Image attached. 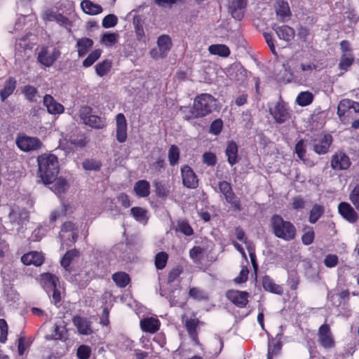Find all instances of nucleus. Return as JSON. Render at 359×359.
Instances as JSON below:
<instances>
[{
	"label": "nucleus",
	"instance_id": "nucleus-54",
	"mask_svg": "<svg viewBox=\"0 0 359 359\" xmlns=\"http://www.w3.org/2000/svg\"><path fill=\"white\" fill-rule=\"evenodd\" d=\"M189 295L190 297L196 299L202 300L208 298L207 294L202 290L197 287H192L189 290Z\"/></svg>",
	"mask_w": 359,
	"mask_h": 359
},
{
	"label": "nucleus",
	"instance_id": "nucleus-63",
	"mask_svg": "<svg viewBox=\"0 0 359 359\" xmlns=\"http://www.w3.org/2000/svg\"><path fill=\"white\" fill-rule=\"evenodd\" d=\"M324 264L328 268L334 267L338 264V257L336 255L329 254L325 257Z\"/></svg>",
	"mask_w": 359,
	"mask_h": 359
},
{
	"label": "nucleus",
	"instance_id": "nucleus-58",
	"mask_svg": "<svg viewBox=\"0 0 359 359\" xmlns=\"http://www.w3.org/2000/svg\"><path fill=\"white\" fill-rule=\"evenodd\" d=\"M202 158L203 162L208 166H214L217 163L216 155L212 152H205Z\"/></svg>",
	"mask_w": 359,
	"mask_h": 359
},
{
	"label": "nucleus",
	"instance_id": "nucleus-4",
	"mask_svg": "<svg viewBox=\"0 0 359 359\" xmlns=\"http://www.w3.org/2000/svg\"><path fill=\"white\" fill-rule=\"evenodd\" d=\"M92 108L88 106H83L79 109V117L83 123L91 128H102L104 126V121L98 116L92 114Z\"/></svg>",
	"mask_w": 359,
	"mask_h": 359
},
{
	"label": "nucleus",
	"instance_id": "nucleus-21",
	"mask_svg": "<svg viewBox=\"0 0 359 359\" xmlns=\"http://www.w3.org/2000/svg\"><path fill=\"white\" fill-rule=\"evenodd\" d=\"M70 233L72 237L71 243H75L78 238V229L72 222H66L62 224L60 233L61 240L65 241L66 233Z\"/></svg>",
	"mask_w": 359,
	"mask_h": 359
},
{
	"label": "nucleus",
	"instance_id": "nucleus-5",
	"mask_svg": "<svg viewBox=\"0 0 359 359\" xmlns=\"http://www.w3.org/2000/svg\"><path fill=\"white\" fill-rule=\"evenodd\" d=\"M219 190L225 198L227 203H231L238 210H241V205L233 191L231 185L226 181H220L218 184Z\"/></svg>",
	"mask_w": 359,
	"mask_h": 359
},
{
	"label": "nucleus",
	"instance_id": "nucleus-57",
	"mask_svg": "<svg viewBox=\"0 0 359 359\" xmlns=\"http://www.w3.org/2000/svg\"><path fill=\"white\" fill-rule=\"evenodd\" d=\"M176 231L181 232L186 236H191L193 234V229L191 226L184 221L179 222L177 223Z\"/></svg>",
	"mask_w": 359,
	"mask_h": 359
},
{
	"label": "nucleus",
	"instance_id": "nucleus-10",
	"mask_svg": "<svg viewBox=\"0 0 359 359\" xmlns=\"http://www.w3.org/2000/svg\"><path fill=\"white\" fill-rule=\"evenodd\" d=\"M227 299L239 308H244L248 303L250 294L245 291L229 290L226 292Z\"/></svg>",
	"mask_w": 359,
	"mask_h": 359
},
{
	"label": "nucleus",
	"instance_id": "nucleus-56",
	"mask_svg": "<svg viewBox=\"0 0 359 359\" xmlns=\"http://www.w3.org/2000/svg\"><path fill=\"white\" fill-rule=\"evenodd\" d=\"M295 153L299 158L305 162L304 156L306 154V144L304 140H300L295 145Z\"/></svg>",
	"mask_w": 359,
	"mask_h": 359
},
{
	"label": "nucleus",
	"instance_id": "nucleus-33",
	"mask_svg": "<svg viewBox=\"0 0 359 359\" xmlns=\"http://www.w3.org/2000/svg\"><path fill=\"white\" fill-rule=\"evenodd\" d=\"M353 62L354 57L351 53H342L338 65L339 69L343 71L340 75L343 74L344 72H346Z\"/></svg>",
	"mask_w": 359,
	"mask_h": 359
},
{
	"label": "nucleus",
	"instance_id": "nucleus-38",
	"mask_svg": "<svg viewBox=\"0 0 359 359\" xmlns=\"http://www.w3.org/2000/svg\"><path fill=\"white\" fill-rule=\"evenodd\" d=\"M313 100V95L309 92H301L296 98L297 104L302 107L309 105Z\"/></svg>",
	"mask_w": 359,
	"mask_h": 359
},
{
	"label": "nucleus",
	"instance_id": "nucleus-39",
	"mask_svg": "<svg viewBox=\"0 0 359 359\" xmlns=\"http://www.w3.org/2000/svg\"><path fill=\"white\" fill-rule=\"evenodd\" d=\"M22 92L25 94V98L32 102H35L37 100L38 90L37 89L30 85L25 86Z\"/></svg>",
	"mask_w": 359,
	"mask_h": 359
},
{
	"label": "nucleus",
	"instance_id": "nucleus-14",
	"mask_svg": "<svg viewBox=\"0 0 359 359\" xmlns=\"http://www.w3.org/2000/svg\"><path fill=\"white\" fill-rule=\"evenodd\" d=\"M39 282L41 286L49 292L53 289L57 287L59 285L58 278L50 273H44L40 275Z\"/></svg>",
	"mask_w": 359,
	"mask_h": 359
},
{
	"label": "nucleus",
	"instance_id": "nucleus-2",
	"mask_svg": "<svg viewBox=\"0 0 359 359\" xmlns=\"http://www.w3.org/2000/svg\"><path fill=\"white\" fill-rule=\"evenodd\" d=\"M271 227L274 236L285 241H290L295 238L297 230L294 225L290 221L284 220L278 215H274L270 219Z\"/></svg>",
	"mask_w": 359,
	"mask_h": 359
},
{
	"label": "nucleus",
	"instance_id": "nucleus-60",
	"mask_svg": "<svg viewBox=\"0 0 359 359\" xmlns=\"http://www.w3.org/2000/svg\"><path fill=\"white\" fill-rule=\"evenodd\" d=\"M76 354L79 359H88L90 356V348L85 345H81L78 348Z\"/></svg>",
	"mask_w": 359,
	"mask_h": 359
},
{
	"label": "nucleus",
	"instance_id": "nucleus-47",
	"mask_svg": "<svg viewBox=\"0 0 359 359\" xmlns=\"http://www.w3.org/2000/svg\"><path fill=\"white\" fill-rule=\"evenodd\" d=\"M118 34L116 33H104L101 38V43L106 46L114 45L118 40Z\"/></svg>",
	"mask_w": 359,
	"mask_h": 359
},
{
	"label": "nucleus",
	"instance_id": "nucleus-17",
	"mask_svg": "<svg viewBox=\"0 0 359 359\" xmlns=\"http://www.w3.org/2000/svg\"><path fill=\"white\" fill-rule=\"evenodd\" d=\"M43 105L50 114H60L64 112V107L57 102L50 95H46L43 99Z\"/></svg>",
	"mask_w": 359,
	"mask_h": 359
},
{
	"label": "nucleus",
	"instance_id": "nucleus-7",
	"mask_svg": "<svg viewBox=\"0 0 359 359\" xmlns=\"http://www.w3.org/2000/svg\"><path fill=\"white\" fill-rule=\"evenodd\" d=\"M269 112L278 123H283L290 118L287 108L280 102H276L274 106L271 107Z\"/></svg>",
	"mask_w": 359,
	"mask_h": 359
},
{
	"label": "nucleus",
	"instance_id": "nucleus-51",
	"mask_svg": "<svg viewBox=\"0 0 359 359\" xmlns=\"http://www.w3.org/2000/svg\"><path fill=\"white\" fill-rule=\"evenodd\" d=\"M66 333V329L64 326L55 325L54 327V333L47 337L48 339L61 340L64 338V335Z\"/></svg>",
	"mask_w": 359,
	"mask_h": 359
},
{
	"label": "nucleus",
	"instance_id": "nucleus-37",
	"mask_svg": "<svg viewBox=\"0 0 359 359\" xmlns=\"http://www.w3.org/2000/svg\"><path fill=\"white\" fill-rule=\"evenodd\" d=\"M324 210L325 209L323 206L318 204H315L310 210L309 217V222L311 224H315L323 215Z\"/></svg>",
	"mask_w": 359,
	"mask_h": 359
},
{
	"label": "nucleus",
	"instance_id": "nucleus-35",
	"mask_svg": "<svg viewBox=\"0 0 359 359\" xmlns=\"http://www.w3.org/2000/svg\"><path fill=\"white\" fill-rule=\"evenodd\" d=\"M276 12L282 20H284L286 17L290 15V8L287 2L283 0H278L276 2Z\"/></svg>",
	"mask_w": 359,
	"mask_h": 359
},
{
	"label": "nucleus",
	"instance_id": "nucleus-64",
	"mask_svg": "<svg viewBox=\"0 0 359 359\" xmlns=\"http://www.w3.org/2000/svg\"><path fill=\"white\" fill-rule=\"evenodd\" d=\"M156 188V192L158 196L165 197L168 195V191L165 186L161 182H157L154 184Z\"/></svg>",
	"mask_w": 359,
	"mask_h": 359
},
{
	"label": "nucleus",
	"instance_id": "nucleus-46",
	"mask_svg": "<svg viewBox=\"0 0 359 359\" xmlns=\"http://www.w3.org/2000/svg\"><path fill=\"white\" fill-rule=\"evenodd\" d=\"M168 255L166 252H161L156 254L155 257V266L157 269L161 270L165 268Z\"/></svg>",
	"mask_w": 359,
	"mask_h": 359
},
{
	"label": "nucleus",
	"instance_id": "nucleus-62",
	"mask_svg": "<svg viewBox=\"0 0 359 359\" xmlns=\"http://www.w3.org/2000/svg\"><path fill=\"white\" fill-rule=\"evenodd\" d=\"M222 126V121L221 119H216L210 125V133L217 135L221 132Z\"/></svg>",
	"mask_w": 359,
	"mask_h": 359
},
{
	"label": "nucleus",
	"instance_id": "nucleus-28",
	"mask_svg": "<svg viewBox=\"0 0 359 359\" xmlns=\"http://www.w3.org/2000/svg\"><path fill=\"white\" fill-rule=\"evenodd\" d=\"M225 153L227 156V161L231 165L238 162V146L234 142L228 143Z\"/></svg>",
	"mask_w": 359,
	"mask_h": 359
},
{
	"label": "nucleus",
	"instance_id": "nucleus-53",
	"mask_svg": "<svg viewBox=\"0 0 359 359\" xmlns=\"http://www.w3.org/2000/svg\"><path fill=\"white\" fill-rule=\"evenodd\" d=\"M118 22L117 17L114 14L106 15L102 22V27L107 29L114 27Z\"/></svg>",
	"mask_w": 359,
	"mask_h": 359
},
{
	"label": "nucleus",
	"instance_id": "nucleus-9",
	"mask_svg": "<svg viewBox=\"0 0 359 359\" xmlns=\"http://www.w3.org/2000/svg\"><path fill=\"white\" fill-rule=\"evenodd\" d=\"M181 175L183 185L189 189H196L198 185V180L194 170L189 165L181 168Z\"/></svg>",
	"mask_w": 359,
	"mask_h": 359
},
{
	"label": "nucleus",
	"instance_id": "nucleus-40",
	"mask_svg": "<svg viewBox=\"0 0 359 359\" xmlns=\"http://www.w3.org/2000/svg\"><path fill=\"white\" fill-rule=\"evenodd\" d=\"M168 157L170 165L173 166L177 164L180 158V149L176 145L172 144L170 146Z\"/></svg>",
	"mask_w": 359,
	"mask_h": 359
},
{
	"label": "nucleus",
	"instance_id": "nucleus-50",
	"mask_svg": "<svg viewBox=\"0 0 359 359\" xmlns=\"http://www.w3.org/2000/svg\"><path fill=\"white\" fill-rule=\"evenodd\" d=\"M351 100L344 99L339 102L337 107V114L339 117L351 110Z\"/></svg>",
	"mask_w": 359,
	"mask_h": 359
},
{
	"label": "nucleus",
	"instance_id": "nucleus-12",
	"mask_svg": "<svg viewBox=\"0 0 359 359\" xmlns=\"http://www.w3.org/2000/svg\"><path fill=\"white\" fill-rule=\"evenodd\" d=\"M246 5L247 0H229V12L234 19L241 20L244 16Z\"/></svg>",
	"mask_w": 359,
	"mask_h": 359
},
{
	"label": "nucleus",
	"instance_id": "nucleus-6",
	"mask_svg": "<svg viewBox=\"0 0 359 359\" xmlns=\"http://www.w3.org/2000/svg\"><path fill=\"white\" fill-rule=\"evenodd\" d=\"M60 55V52L56 48L48 50V48L43 47L39 53L38 61L46 67H50Z\"/></svg>",
	"mask_w": 359,
	"mask_h": 359
},
{
	"label": "nucleus",
	"instance_id": "nucleus-8",
	"mask_svg": "<svg viewBox=\"0 0 359 359\" xmlns=\"http://www.w3.org/2000/svg\"><path fill=\"white\" fill-rule=\"evenodd\" d=\"M16 144L24 151L36 150L41 148L42 144L38 138L28 136L19 137L16 140Z\"/></svg>",
	"mask_w": 359,
	"mask_h": 359
},
{
	"label": "nucleus",
	"instance_id": "nucleus-49",
	"mask_svg": "<svg viewBox=\"0 0 359 359\" xmlns=\"http://www.w3.org/2000/svg\"><path fill=\"white\" fill-rule=\"evenodd\" d=\"M83 168L86 170H99L102 163L95 159H86L82 163Z\"/></svg>",
	"mask_w": 359,
	"mask_h": 359
},
{
	"label": "nucleus",
	"instance_id": "nucleus-13",
	"mask_svg": "<svg viewBox=\"0 0 359 359\" xmlns=\"http://www.w3.org/2000/svg\"><path fill=\"white\" fill-rule=\"evenodd\" d=\"M338 211L340 215L350 223L356 222L359 218L354 208L346 202H341L338 205Z\"/></svg>",
	"mask_w": 359,
	"mask_h": 359
},
{
	"label": "nucleus",
	"instance_id": "nucleus-32",
	"mask_svg": "<svg viewBox=\"0 0 359 359\" xmlns=\"http://www.w3.org/2000/svg\"><path fill=\"white\" fill-rule=\"evenodd\" d=\"M28 219V212L26 210H13L10 213V219L12 222L22 225Z\"/></svg>",
	"mask_w": 359,
	"mask_h": 359
},
{
	"label": "nucleus",
	"instance_id": "nucleus-3",
	"mask_svg": "<svg viewBox=\"0 0 359 359\" xmlns=\"http://www.w3.org/2000/svg\"><path fill=\"white\" fill-rule=\"evenodd\" d=\"M194 104L196 115L200 118L205 117L217 109V100L208 93H202L196 96Z\"/></svg>",
	"mask_w": 359,
	"mask_h": 359
},
{
	"label": "nucleus",
	"instance_id": "nucleus-52",
	"mask_svg": "<svg viewBox=\"0 0 359 359\" xmlns=\"http://www.w3.org/2000/svg\"><path fill=\"white\" fill-rule=\"evenodd\" d=\"M280 348L281 344L279 341H269L267 359H272L273 355H277Z\"/></svg>",
	"mask_w": 359,
	"mask_h": 359
},
{
	"label": "nucleus",
	"instance_id": "nucleus-19",
	"mask_svg": "<svg viewBox=\"0 0 359 359\" xmlns=\"http://www.w3.org/2000/svg\"><path fill=\"white\" fill-rule=\"evenodd\" d=\"M21 261L25 265L33 264L36 266H39L43 263L44 257L41 252L32 251L22 255Z\"/></svg>",
	"mask_w": 359,
	"mask_h": 359
},
{
	"label": "nucleus",
	"instance_id": "nucleus-44",
	"mask_svg": "<svg viewBox=\"0 0 359 359\" xmlns=\"http://www.w3.org/2000/svg\"><path fill=\"white\" fill-rule=\"evenodd\" d=\"M79 256V251L76 250H71L67 251L61 260V265L67 269L71 264L72 261Z\"/></svg>",
	"mask_w": 359,
	"mask_h": 359
},
{
	"label": "nucleus",
	"instance_id": "nucleus-16",
	"mask_svg": "<svg viewBox=\"0 0 359 359\" xmlns=\"http://www.w3.org/2000/svg\"><path fill=\"white\" fill-rule=\"evenodd\" d=\"M350 165L349 157L344 153H337L332 157L331 167L334 170H346L349 168Z\"/></svg>",
	"mask_w": 359,
	"mask_h": 359
},
{
	"label": "nucleus",
	"instance_id": "nucleus-1",
	"mask_svg": "<svg viewBox=\"0 0 359 359\" xmlns=\"http://www.w3.org/2000/svg\"><path fill=\"white\" fill-rule=\"evenodd\" d=\"M39 173L44 184H51L57 178L59 165L57 157L53 154H42L37 159Z\"/></svg>",
	"mask_w": 359,
	"mask_h": 359
},
{
	"label": "nucleus",
	"instance_id": "nucleus-31",
	"mask_svg": "<svg viewBox=\"0 0 359 359\" xmlns=\"http://www.w3.org/2000/svg\"><path fill=\"white\" fill-rule=\"evenodd\" d=\"M93 41L89 38H81L77 41L76 47L79 57L85 55L93 46Z\"/></svg>",
	"mask_w": 359,
	"mask_h": 359
},
{
	"label": "nucleus",
	"instance_id": "nucleus-27",
	"mask_svg": "<svg viewBox=\"0 0 359 359\" xmlns=\"http://www.w3.org/2000/svg\"><path fill=\"white\" fill-rule=\"evenodd\" d=\"M16 87V80L9 77L5 82L3 89L0 91L1 100L4 102L14 91Z\"/></svg>",
	"mask_w": 359,
	"mask_h": 359
},
{
	"label": "nucleus",
	"instance_id": "nucleus-36",
	"mask_svg": "<svg viewBox=\"0 0 359 359\" xmlns=\"http://www.w3.org/2000/svg\"><path fill=\"white\" fill-rule=\"evenodd\" d=\"M208 50L211 54L218 55L222 57H227L230 54V50L226 45L214 44L209 46Z\"/></svg>",
	"mask_w": 359,
	"mask_h": 359
},
{
	"label": "nucleus",
	"instance_id": "nucleus-55",
	"mask_svg": "<svg viewBox=\"0 0 359 359\" xmlns=\"http://www.w3.org/2000/svg\"><path fill=\"white\" fill-rule=\"evenodd\" d=\"M349 200L355 209L359 211V184L355 186L349 194Z\"/></svg>",
	"mask_w": 359,
	"mask_h": 359
},
{
	"label": "nucleus",
	"instance_id": "nucleus-11",
	"mask_svg": "<svg viewBox=\"0 0 359 359\" xmlns=\"http://www.w3.org/2000/svg\"><path fill=\"white\" fill-rule=\"evenodd\" d=\"M318 336L320 344L325 348H330L334 346V340L328 325L323 324L319 327Z\"/></svg>",
	"mask_w": 359,
	"mask_h": 359
},
{
	"label": "nucleus",
	"instance_id": "nucleus-41",
	"mask_svg": "<svg viewBox=\"0 0 359 359\" xmlns=\"http://www.w3.org/2000/svg\"><path fill=\"white\" fill-rule=\"evenodd\" d=\"M180 111L183 115V118L187 121H191L195 118H200L199 116L196 115V109L194 104L192 107H182Z\"/></svg>",
	"mask_w": 359,
	"mask_h": 359
},
{
	"label": "nucleus",
	"instance_id": "nucleus-59",
	"mask_svg": "<svg viewBox=\"0 0 359 359\" xmlns=\"http://www.w3.org/2000/svg\"><path fill=\"white\" fill-rule=\"evenodd\" d=\"M198 320H197V319H189V320H186V323H185L186 328H187V331L189 332V333L191 335L194 336V337H196L195 336L196 330L198 326Z\"/></svg>",
	"mask_w": 359,
	"mask_h": 359
},
{
	"label": "nucleus",
	"instance_id": "nucleus-24",
	"mask_svg": "<svg viewBox=\"0 0 359 359\" xmlns=\"http://www.w3.org/2000/svg\"><path fill=\"white\" fill-rule=\"evenodd\" d=\"M73 323L80 334H90L92 332L90 323L86 318L75 316L73 318Z\"/></svg>",
	"mask_w": 359,
	"mask_h": 359
},
{
	"label": "nucleus",
	"instance_id": "nucleus-30",
	"mask_svg": "<svg viewBox=\"0 0 359 359\" xmlns=\"http://www.w3.org/2000/svg\"><path fill=\"white\" fill-rule=\"evenodd\" d=\"M130 214L140 223L146 224L149 219L148 211L141 207L132 208L130 209Z\"/></svg>",
	"mask_w": 359,
	"mask_h": 359
},
{
	"label": "nucleus",
	"instance_id": "nucleus-18",
	"mask_svg": "<svg viewBox=\"0 0 359 359\" xmlns=\"http://www.w3.org/2000/svg\"><path fill=\"white\" fill-rule=\"evenodd\" d=\"M332 142V137L330 135H325L319 140H316L313 143V150L318 154H325L328 152Z\"/></svg>",
	"mask_w": 359,
	"mask_h": 359
},
{
	"label": "nucleus",
	"instance_id": "nucleus-15",
	"mask_svg": "<svg viewBox=\"0 0 359 359\" xmlns=\"http://www.w3.org/2000/svg\"><path fill=\"white\" fill-rule=\"evenodd\" d=\"M116 140L118 142L123 143L127 139V123L125 116L120 113L116 116Z\"/></svg>",
	"mask_w": 359,
	"mask_h": 359
},
{
	"label": "nucleus",
	"instance_id": "nucleus-48",
	"mask_svg": "<svg viewBox=\"0 0 359 359\" xmlns=\"http://www.w3.org/2000/svg\"><path fill=\"white\" fill-rule=\"evenodd\" d=\"M133 25L135 29V33L138 40H140L144 36V32L142 25V19L139 15H135L133 18Z\"/></svg>",
	"mask_w": 359,
	"mask_h": 359
},
{
	"label": "nucleus",
	"instance_id": "nucleus-23",
	"mask_svg": "<svg viewBox=\"0 0 359 359\" xmlns=\"http://www.w3.org/2000/svg\"><path fill=\"white\" fill-rule=\"evenodd\" d=\"M262 286L267 292L279 295H281L283 293V287L280 285L276 284L273 280L269 276H264L262 278Z\"/></svg>",
	"mask_w": 359,
	"mask_h": 359
},
{
	"label": "nucleus",
	"instance_id": "nucleus-26",
	"mask_svg": "<svg viewBox=\"0 0 359 359\" xmlns=\"http://www.w3.org/2000/svg\"><path fill=\"white\" fill-rule=\"evenodd\" d=\"M157 44L161 52V56L165 57L172 47V42L168 35H161L158 38Z\"/></svg>",
	"mask_w": 359,
	"mask_h": 359
},
{
	"label": "nucleus",
	"instance_id": "nucleus-42",
	"mask_svg": "<svg viewBox=\"0 0 359 359\" xmlns=\"http://www.w3.org/2000/svg\"><path fill=\"white\" fill-rule=\"evenodd\" d=\"M315 233L312 227L306 226L304 229V233L302 236V241L304 245H309L313 242Z\"/></svg>",
	"mask_w": 359,
	"mask_h": 359
},
{
	"label": "nucleus",
	"instance_id": "nucleus-34",
	"mask_svg": "<svg viewBox=\"0 0 359 359\" xmlns=\"http://www.w3.org/2000/svg\"><path fill=\"white\" fill-rule=\"evenodd\" d=\"M112 280L119 287H125L130 283L129 276L123 271H119L112 275Z\"/></svg>",
	"mask_w": 359,
	"mask_h": 359
},
{
	"label": "nucleus",
	"instance_id": "nucleus-45",
	"mask_svg": "<svg viewBox=\"0 0 359 359\" xmlns=\"http://www.w3.org/2000/svg\"><path fill=\"white\" fill-rule=\"evenodd\" d=\"M102 50L96 49L91 52L88 56L83 60V66L85 67H90L100 57Z\"/></svg>",
	"mask_w": 359,
	"mask_h": 359
},
{
	"label": "nucleus",
	"instance_id": "nucleus-25",
	"mask_svg": "<svg viewBox=\"0 0 359 359\" xmlns=\"http://www.w3.org/2000/svg\"><path fill=\"white\" fill-rule=\"evenodd\" d=\"M82 10L88 15H97L102 11V8L100 5L95 4L89 0H83L81 3Z\"/></svg>",
	"mask_w": 359,
	"mask_h": 359
},
{
	"label": "nucleus",
	"instance_id": "nucleus-20",
	"mask_svg": "<svg viewBox=\"0 0 359 359\" xmlns=\"http://www.w3.org/2000/svg\"><path fill=\"white\" fill-rule=\"evenodd\" d=\"M272 29L275 31L280 39L286 42L290 41L294 36L293 29L287 25L276 26L273 25Z\"/></svg>",
	"mask_w": 359,
	"mask_h": 359
},
{
	"label": "nucleus",
	"instance_id": "nucleus-22",
	"mask_svg": "<svg viewBox=\"0 0 359 359\" xmlns=\"http://www.w3.org/2000/svg\"><path fill=\"white\" fill-rule=\"evenodd\" d=\"M160 322L157 318H145L140 321V327L144 332L154 333L158 330Z\"/></svg>",
	"mask_w": 359,
	"mask_h": 359
},
{
	"label": "nucleus",
	"instance_id": "nucleus-43",
	"mask_svg": "<svg viewBox=\"0 0 359 359\" xmlns=\"http://www.w3.org/2000/svg\"><path fill=\"white\" fill-rule=\"evenodd\" d=\"M111 67V62L109 60H104L95 66V72L100 76H103L107 74Z\"/></svg>",
	"mask_w": 359,
	"mask_h": 359
},
{
	"label": "nucleus",
	"instance_id": "nucleus-61",
	"mask_svg": "<svg viewBox=\"0 0 359 359\" xmlns=\"http://www.w3.org/2000/svg\"><path fill=\"white\" fill-rule=\"evenodd\" d=\"M67 187V183L65 179L59 178L53 185L54 191L56 193L61 194L64 192Z\"/></svg>",
	"mask_w": 359,
	"mask_h": 359
},
{
	"label": "nucleus",
	"instance_id": "nucleus-29",
	"mask_svg": "<svg viewBox=\"0 0 359 359\" xmlns=\"http://www.w3.org/2000/svg\"><path fill=\"white\" fill-rule=\"evenodd\" d=\"M133 189L139 197H147L150 193V184L145 180H139L135 184Z\"/></svg>",
	"mask_w": 359,
	"mask_h": 359
}]
</instances>
